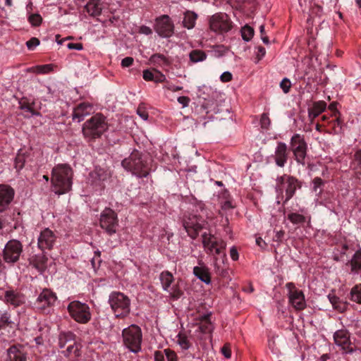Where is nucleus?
Listing matches in <instances>:
<instances>
[{"label": "nucleus", "mask_w": 361, "mask_h": 361, "mask_svg": "<svg viewBox=\"0 0 361 361\" xmlns=\"http://www.w3.org/2000/svg\"><path fill=\"white\" fill-rule=\"evenodd\" d=\"M152 161L149 155L134 149L128 157L125 158L122 166L139 178L147 177L152 171Z\"/></svg>", "instance_id": "1"}, {"label": "nucleus", "mask_w": 361, "mask_h": 361, "mask_svg": "<svg viewBox=\"0 0 361 361\" xmlns=\"http://www.w3.org/2000/svg\"><path fill=\"white\" fill-rule=\"evenodd\" d=\"M72 169L67 164H59L53 168L51 181L54 192L59 195L68 192L72 187Z\"/></svg>", "instance_id": "2"}, {"label": "nucleus", "mask_w": 361, "mask_h": 361, "mask_svg": "<svg viewBox=\"0 0 361 361\" xmlns=\"http://www.w3.org/2000/svg\"><path fill=\"white\" fill-rule=\"evenodd\" d=\"M108 129L106 117L97 114L87 120L82 125V132L87 142H94Z\"/></svg>", "instance_id": "3"}, {"label": "nucleus", "mask_w": 361, "mask_h": 361, "mask_svg": "<svg viewBox=\"0 0 361 361\" xmlns=\"http://www.w3.org/2000/svg\"><path fill=\"white\" fill-rule=\"evenodd\" d=\"M109 304L116 317L124 318L130 311V300L121 292H112L109 297Z\"/></svg>", "instance_id": "4"}, {"label": "nucleus", "mask_w": 361, "mask_h": 361, "mask_svg": "<svg viewBox=\"0 0 361 361\" xmlns=\"http://www.w3.org/2000/svg\"><path fill=\"white\" fill-rule=\"evenodd\" d=\"M122 337L124 345L130 351L137 353L141 350L142 334L137 325L132 324L124 329L122 331Z\"/></svg>", "instance_id": "5"}, {"label": "nucleus", "mask_w": 361, "mask_h": 361, "mask_svg": "<svg viewBox=\"0 0 361 361\" xmlns=\"http://www.w3.org/2000/svg\"><path fill=\"white\" fill-rule=\"evenodd\" d=\"M301 188L300 181L290 176L283 175L276 179V188L278 192L283 194L285 191L284 203L289 201L295 195L298 188Z\"/></svg>", "instance_id": "6"}, {"label": "nucleus", "mask_w": 361, "mask_h": 361, "mask_svg": "<svg viewBox=\"0 0 361 361\" xmlns=\"http://www.w3.org/2000/svg\"><path fill=\"white\" fill-rule=\"evenodd\" d=\"M182 223L188 235L192 239H195L204 228L205 220L200 215L185 213L183 216Z\"/></svg>", "instance_id": "7"}, {"label": "nucleus", "mask_w": 361, "mask_h": 361, "mask_svg": "<svg viewBox=\"0 0 361 361\" xmlns=\"http://www.w3.org/2000/svg\"><path fill=\"white\" fill-rule=\"evenodd\" d=\"M67 310L71 317L80 324L88 323L92 317L90 307L78 300L71 302Z\"/></svg>", "instance_id": "8"}, {"label": "nucleus", "mask_w": 361, "mask_h": 361, "mask_svg": "<svg viewBox=\"0 0 361 361\" xmlns=\"http://www.w3.org/2000/svg\"><path fill=\"white\" fill-rule=\"evenodd\" d=\"M23 253L22 243L16 239L8 240L3 250V259L8 264L17 262Z\"/></svg>", "instance_id": "9"}, {"label": "nucleus", "mask_w": 361, "mask_h": 361, "mask_svg": "<svg viewBox=\"0 0 361 361\" xmlns=\"http://www.w3.org/2000/svg\"><path fill=\"white\" fill-rule=\"evenodd\" d=\"M99 224L109 235L115 233L118 226L117 214L110 208H105L101 213Z\"/></svg>", "instance_id": "10"}, {"label": "nucleus", "mask_w": 361, "mask_h": 361, "mask_svg": "<svg viewBox=\"0 0 361 361\" xmlns=\"http://www.w3.org/2000/svg\"><path fill=\"white\" fill-rule=\"evenodd\" d=\"M289 304L296 310H302L306 307V301L302 290H299L292 282L287 283Z\"/></svg>", "instance_id": "11"}, {"label": "nucleus", "mask_w": 361, "mask_h": 361, "mask_svg": "<svg viewBox=\"0 0 361 361\" xmlns=\"http://www.w3.org/2000/svg\"><path fill=\"white\" fill-rule=\"evenodd\" d=\"M175 26L168 15H162L155 19L154 31L163 38H169L174 33Z\"/></svg>", "instance_id": "12"}, {"label": "nucleus", "mask_w": 361, "mask_h": 361, "mask_svg": "<svg viewBox=\"0 0 361 361\" xmlns=\"http://www.w3.org/2000/svg\"><path fill=\"white\" fill-rule=\"evenodd\" d=\"M57 299L56 295L51 290L44 288L35 302V308L44 313H49L50 308Z\"/></svg>", "instance_id": "13"}, {"label": "nucleus", "mask_w": 361, "mask_h": 361, "mask_svg": "<svg viewBox=\"0 0 361 361\" xmlns=\"http://www.w3.org/2000/svg\"><path fill=\"white\" fill-rule=\"evenodd\" d=\"M290 147L294 154L295 161L299 164H304L307 145L303 136L300 134H295L290 139Z\"/></svg>", "instance_id": "14"}, {"label": "nucleus", "mask_w": 361, "mask_h": 361, "mask_svg": "<svg viewBox=\"0 0 361 361\" xmlns=\"http://www.w3.org/2000/svg\"><path fill=\"white\" fill-rule=\"evenodd\" d=\"M210 29L216 32H227L232 28V22L225 13H217L209 18Z\"/></svg>", "instance_id": "15"}, {"label": "nucleus", "mask_w": 361, "mask_h": 361, "mask_svg": "<svg viewBox=\"0 0 361 361\" xmlns=\"http://www.w3.org/2000/svg\"><path fill=\"white\" fill-rule=\"evenodd\" d=\"M111 176L110 172L103 168L95 167L89 173L87 183L93 187L95 190H102L104 188V182Z\"/></svg>", "instance_id": "16"}, {"label": "nucleus", "mask_w": 361, "mask_h": 361, "mask_svg": "<svg viewBox=\"0 0 361 361\" xmlns=\"http://www.w3.org/2000/svg\"><path fill=\"white\" fill-rule=\"evenodd\" d=\"M350 334L346 329H340L334 334L335 343L340 346L346 353H352L354 351L353 345L350 338Z\"/></svg>", "instance_id": "17"}, {"label": "nucleus", "mask_w": 361, "mask_h": 361, "mask_svg": "<svg viewBox=\"0 0 361 361\" xmlns=\"http://www.w3.org/2000/svg\"><path fill=\"white\" fill-rule=\"evenodd\" d=\"M56 236L49 228H45L41 231L38 239L37 246L39 249L44 252L45 250H51L56 242Z\"/></svg>", "instance_id": "18"}, {"label": "nucleus", "mask_w": 361, "mask_h": 361, "mask_svg": "<svg viewBox=\"0 0 361 361\" xmlns=\"http://www.w3.org/2000/svg\"><path fill=\"white\" fill-rule=\"evenodd\" d=\"M14 190L8 185H0V212L5 211L13 201Z\"/></svg>", "instance_id": "19"}, {"label": "nucleus", "mask_w": 361, "mask_h": 361, "mask_svg": "<svg viewBox=\"0 0 361 361\" xmlns=\"http://www.w3.org/2000/svg\"><path fill=\"white\" fill-rule=\"evenodd\" d=\"M288 152L286 143L279 142L275 149L274 160L279 167H283L288 161Z\"/></svg>", "instance_id": "20"}, {"label": "nucleus", "mask_w": 361, "mask_h": 361, "mask_svg": "<svg viewBox=\"0 0 361 361\" xmlns=\"http://www.w3.org/2000/svg\"><path fill=\"white\" fill-rule=\"evenodd\" d=\"M25 295L16 290H8L4 294V301L11 305L16 307L25 302Z\"/></svg>", "instance_id": "21"}, {"label": "nucleus", "mask_w": 361, "mask_h": 361, "mask_svg": "<svg viewBox=\"0 0 361 361\" xmlns=\"http://www.w3.org/2000/svg\"><path fill=\"white\" fill-rule=\"evenodd\" d=\"M92 105L87 102H81L78 104L73 110V120H78V122L82 121L85 116L90 115L92 111Z\"/></svg>", "instance_id": "22"}, {"label": "nucleus", "mask_w": 361, "mask_h": 361, "mask_svg": "<svg viewBox=\"0 0 361 361\" xmlns=\"http://www.w3.org/2000/svg\"><path fill=\"white\" fill-rule=\"evenodd\" d=\"M29 264L39 272L43 273L47 268V257L42 252L40 254L33 255L29 258Z\"/></svg>", "instance_id": "23"}, {"label": "nucleus", "mask_w": 361, "mask_h": 361, "mask_svg": "<svg viewBox=\"0 0 361 361\" xmlns=\"http://www.w3.org/2000/svg\"><path fill=\"white\" fill-rule=\"evenodd\" d=\"M6 361H26L23 348L17 345L11 346L7 350Z\"/></svg>", "instance_id": "24"}, {"label": "nucleus", "mask_w": 361, "mask_h": 361, "mask_svg": "<svg viewBox=\"0 0 361 361\" xmlns=\"http://www.w3.org/2000/svg\"><path fill=\"white\" fill-rule=\"evenodd\" d=\"M326 109V103L324 101H317L312 104V106L308 109V117L311 121H313Z\"/></svg>", "instance_id": "25"}, {"label": "nucleus", "mask_w": 361, "mask_h": 361, "mask_svg": "<svg viewBox=\"0 0 361 361\" xmlns=\"http://www.w3.org/2000/svg\"><path fill=\"white\" fill-rule=\"evenodd\" d=\"M202 238L203 246L207 250V253L208 254L213 253L214 247H215L219 240H221L214 235L207 234V233H204Z\"/></svg>", "instance_id": "26"}, {"label": "nucleus", "mask_w": 361, "mask_h": 361, "mask_svg": "<svg viewBox=\"0 0 361 361\" xmlns=\"http://www.w3.org/2000/svg\"><path fill=\"white\" fill-rule=\"evenodd\" d=\"M102 4L101 0H90L85 6V9L91 16L97 17L102 13Z\"/></svg>", "instance_id": "27"}, {"label": "nucleus", "mask_w": 361, "mask_h": 361, "mask_svg": "<svg viewBox=\"0 0 361 361\" xmlns=\"http://www.w3.org/2000/svg\"><path fill=\"white\" fill-rule=\"evenodd\" d=\"M193 274L200 280L204 282L207 284L211 283V276L209 271V269L205 266L195 267L193 268Z\"/></svg>", "instance_id": "28"}, {"label": "nucleus", "mask_w": 361, "mask_h": 361, "mask_svg": "<svg viewBox=\"0 0 361 361\" xmlns=\"http://www.w3.org/2000/svg\"><path fill=\"white\" fill-rule=\"evenodd\" d=\"M18 104L20 109L30 113L32 116H40L39 111L36 110L34 107L35 102H32L30 103L27 97L21 98Z\"/></svg>", "instance_id": "29"}, {"label": "nucleus", "mask_w": 361, "mask_h": 361, "mask_svg": "<svg viewBox=\"0 0 361 361\" xmlns=\"http://www.w3.org/2000/svg\"><path fill=\"white\" fill-rule=\"evenodd\" d=\"M197 15L191 11H187L184 13L183 20V26L188 30L192 29L195 26Z\"/></svg>", "instance_id": "30"}, {"label": "nucleus", "mask_w": 361, "mask_h": 361, "mask_svg": "<svg viewBox=\"0 0 361 361\" xmlns=\"http://www.w3.org/2000/svg\"><path fill=\"white\" fill-rule=\"evenodd\" d=\"M159 279L164 290L169 291L174 281L173 274L169 271H164L160 274Z\"/></svg>", "instance_id": "31"}, {"label": "nucleus", "mask_w": 361, "mask_h": 361, "mask_svg": "<svg viewBox=\"0 0 361 361\" xmlns=\"http://www.w3.org/2000/svg\"><path fill=\"white\" fill-rule=\"evenodd\" d=\"M151 63L159 66H169L171 63V61L161 54H154L149 58Z\"/></svg>", "instance_id": "32"}, {"label": "nucleus", "mask_w": 361, "mask_h": 361, "mask_svg": "<svg viewBox=\"0 0 361 361\" xmlns=\"http://www.w3.org/2000/svg\"><path fill=\"white\" fill-rule=\"evenodd\" d=\"M226 243L222 239L219 240L215 247H214L213 253L211 255H218L219 257H217L219 260L221 259V263L224 264V261L226 259V255L224 252V250L226 249Z\"/></svg>", "instance_id": "33"}, {"label": "nucleus", "mask_w": 361, "mask_h": 361, "mask_svg": "<svg viewBox=\"0 0 361 361\" xmlns=\"http://www.w3.org/2000/svg\"><path fill=\"white\" fill-rule=\"evenodd\" d=\"M199 329L203 334L211 333L212 331L213 326L210 320V314H207L201 317Z\"/></svg>", "instance_id": "34"}, {"label": "nucleus", "mask_w": 361, "mask_h": 361, "mask_svg": "<svg viewBox=\"0 0 361 361\" xmlns=\"http://www.w3.org/2000/svg\"><path fill=\"white\" fill-rule=\"evenodd\" d=\"M335 118L329 122V130H326L328 133L339 134L342 130V121L339 116H334Z\"/></svg>", "instance_id": "35"}, {"label": "nucleus", "mask_w": 361, "mask_h": 361, "mask_svg": "<svg viewBox=\"0 0 361 361\" xmlns=\"http://www.w3.org/2000/svg\"><path fill=\"white\" fill-rule=\"evenodd\" d=\"M75 341V335L71 332H62L59 337V345L61 348L65 347L68 343H71Z\"/></svg>", "instance_id": "36"}, {"label": "nucleus", "mask_w": 361, "mask_h": 361, "mask_svg": "<svg viewBox=\"0 0 361 361\" xmlns=\"http://www.w3.org/2000/svg\"><path fill=\"white\" fill-rule=\"evenodd\" d=\"M13 322L11 318V314L5 311L0 312V330L5 329L8 327H12Z\"/></svg>", "instance_id": "37"}, {"label": "nucleus", "mask_w": 361, "mask_h": 361, "mask_svg": "<svg viewBox=\"0 0 361 361\" xmlns=\"http://www.w3.org/2000/svg\"><path fill=\"white\" fill-rule=\"evenodd\" d=\"M190 60L192 63L203 61L207 59L206 53L200 49H194L189 54Z\"/></svg>", "instance_id": "38"}, {"label": "nucleus", "mask_w": 361, "mask_h": 361, "mask_svg": "<svg viewBox=\"0 0 361 361\" xmlns=\"http://www.w3.org/2000/svg\"><path fill=\"white\" fill-rule=\"evenodd\" d=\"M350 300L357 304H361V283L354 286L350 292Z\"/></svg>", "instance_id": "39"}, {"label": "nucleus", "mask_w": 361, "mask_h": 361, "mask_svg": "<svg viewBox=\"0 0 361 361\" xmlns=\"http://www.w3.org/2000/svg\"><path fill=\"white\" fill-rule=\"evenodd\" d=\"M350 265L353 271H357L361 269V250L355 252L350 260Z\"/></svg>", "instance_id": "40"}, {"label": "nucleus", "mask_w": 361, "mask_h": 361, "mask_svg": "<svg viewBox=\"0 0 361 361\" xmlns=\"http://www.w3.org/2000/svg\"><path fill=\"white\" fill-rule=\"evenodd\" d=\"M288 219L293 224H302L306 221V217L296 212H290L288 214Z\"/></svg>", "instance_id": "41"}, {"label": "nucleus", "mask_w": 361, "mask_h": 361, "mask_svg": "<svg viewBox=\"0 0 361 361\" xmlns=\"http://www.w3.org/2000/svg\"><path fill=\"white\" fill-rule=\"evenodd\" d=\"M312 190L315 192L316 195L319 197L323 191V186L324 181L319 177H316L312 180Z\"/></svg>", "instance_id": "42"}, {"label": "nucleus", "mask_w": 361, "mask_h": 361, "mask_svg": "<svg viewBox=\"0 0 361 361\" xmlns=\"http://www.w3.org/2000/svg\"><path fill=\"white\" fill-rule=\"evenodd\" d=\"M52 69L53 68L51 64H45L31 67L28 69V71L44 74L51 72Z\"/></svg>", "instance_id": "43"}, {"label": "nucleus", "mask_w": 361, "mask_h": 361, "mask_svg": "<svg viewBox=\"0 0 361 361\" xmlns=\"http://www.w3.org/2000/svg\"><path fill=\"white\" fill-rule=\"evenodd\" d=\"M214 262V271L217 275L221 277L225 278L228 275V271L224 266H222L221 263L219 262V259L215 257Z\"/></svg>", "instance_id": "44"}, {"label": "nucleus", "mask_w": 361, "mask_h": 361, "mask_svg": "<svg viewBox=\"0 0 361 361\" xmlns=\"http://www.w3.org/2000/svg\"><path fill=\"white\" fill-rule=\"evenodd\" d=\"M63 353L66 357H69L71 354H74L75 357H78L80 355L79 347L74 341L68 345L66 350Z\"/></svg>", "instance_id": "45"}, {"label": "nucleus", "mask_w": 361, "mask_h": 361, "mask_svg": "<svg viewBox=\"0 0 361 361\" xmlns=\"http://www.w3.org/2000/svg\"><path fill=\"white\" fill-rule=\"evenodd\" d=\"M167 292L169 293L171 298L173 300H178L183 294V292L180 288L178 284H175V285L171 286L170 288H169V290L167 291Z\"/></svg>", "instance_id": "46"}, {"label": "nucleus", "mask_w": 361, "mask_h": 361, "mask_svg": "<svg viewBox=\"0 0 361 361\" xmlns=\"http://www.w3.org/2000/svg\"><path fill=\"white\" fill-rule=\"evenodd\" d=\"M254 35V30L248 25H245L242 28L241 35L245 41H250Z\"/></svg>", "instance_id": "47"}, {"label": "nucleus", "mask_w": 361, "mask_h": 361, "mask_svg": "<svg viewBox=\"0 0 361 361\" xmlns=\"http://www.w3.org/2000/svg\"><path fill=\"white\" fill-rule=\"evenodd\" d=\"M177 342L180 345V346L184 350L188 349L190 346V343L187 336H185V335L178 334Z\"/></svg>", "instance_id": "48"}, {"label": "nucleus", "mask_w": 361, "mask_h": 361, "mask_svg": "<svg viewBox=\"0 0 361 361\" xmlns=\"http://www.w3.org/2000/svg\"><path fill=\"white\" fill-rule=\"evenodd\" d=\"M25 162V158L24 154H18L16 159H15V168L17 169V171H20L22 169L24 166Z\"/></svg>", "instance_id": "49"}, {"label": "nucleus", "mask_w": 361, "mask_h": 361, "mask_svg": "<svg viewBox=\"0 0 361 361\" xmlns=\"http://www.w3.org/2000/svg\"><path fill=\"white\" fill-rule=\"evenodd\" d=\"M28 20L32 24V25L37 27L41 24L42 18L39 14L34 13L29 16Z\"/></svg>", "instance_id": "50"}, {"label": "nucleus", "mask_w": 361, "mask_h": 361, "mask_svg": "<svg viewBox=\"0 0 361 361\" xmlns=\"http://www.w3.org/2000/svg\"><path fill=\"white\" fill-rule=\"evenodd\" d=\"M280 87L283 90L284 93H288L290 91L291 83L289 79L283 78L280 83Z\"/></svg>", "instance_id": "51"}, {"label": "nucleus", "mask_w": 361, "mask_h": 361, "mask_svg": "<svg viewBox=\"0 0 361 361\" xmlns=\"http://www.w3.org/2000/svg\"><path fill=\"white\" fill-rule=\"evenodd\" d=\"M154 80L155 82H163L166 80V76L159 71L154 69Z\"/></svg>", "instance_id": "52"}, {"label": "nucleus", "mask_w": 361, "mask_h": 361, "mask_svg": "<svg viewBox=\"0 0 361 361\" xmlns=\"http://www.w3.org/2000/svg\"><path fill=\"white\" fill-rule=\"evenodd\" d=\"M39 44V40L37 37H32L26 42L27 47L29 50H33Z\"/></svg>", "instance_id": "53"}, {"label": "nucleus", "mask_w": 361, "mask_h": 361, "mask_svg": "<svg viewBox=\"0 0 361 361\" xmlns=\"http://www.w3.org/2000/svg\"><path fill=\"white\" fill-rule=\"evenodd\" d=\"M271 123L270 119L267 114H263L260 119L261 127L267 129Z\"/></svg>", "instance_id": "54"}, {"label": "nucleus", "mask_w": 361, "mask_h": 361, "mask_svg": "<svg viewBox=\"0 0 361 361\" xmlns=\"http://www.w3.org/2000/svg\"><path fill=\"white\" fill-rule=\"evenodd\" d=\"M285 231L282 229L275 231V235L273 237V240L278 243H281L284 239Z\"/></svg>", "instance_id": "55"}, {"label": "nucleus", "mask_w": 361, "mask_h": 361, "mask_svg": "<svg viewBox=\"0 0 361 361\" xmlns=\"http://www.w3.org/2000/svg\"><path fill=\"white\" fill-rule=\"evenodd\" d=\"M221 350L226 358H230L231 357V348L229 343L224 344Z\"/></svg>", "instance_id": "56"}, {"label": "nucleus", "mask_w": 361, "mask_h": 361, "mask_svg": "<svg viewBox=\"0 0 361 361\" xmlns=\"http://www.w3.org/2000/svg\"><path fill=\"white\" fill-rule=\"evenodd\" d=\"M167 361H177L178 357L176 354L170 349L164 350Z\"/></svg>", "instance_id": "57"}, {"label": "nucleus", "mask_w": 361, "mask_h": 361, "mask_svg": "<svg viewBox=\"0 0 361 361\" xmlns=\"http://www.w3.org/2000/svg\"><path fill=\"white\" fill-rule=\"evenodd\" d=\"M154 69L152 71L150 70H145L143 71V78L146 81H153L154 80Z\"/></svg>", "instance_id": "58"}, {"label": "nucleus", "mask_w": 361, "mask_h": 361, "mask_svg": "<svg viewBox=\"0 0 361 361\" xmlns=\"http://www.w3.org/2000/svg\"><path fill=\"white\" fill-rule=\"evenodd\" d=\"M337 102H332L329 106V110L331 112V116H339L340 113L337 109Z\"/></svg>", "instance_id": "59"}, {"label": "nucleus", "mask_w": 361, "mask_h": 361, "mask_svg": "<svg viewBox=\"0 0 361 361\" xmlns=\"http://www.w3.org/2000/svg\"><path fill=\"white\" fill-rule=\"evenodd\" d=\"M133 61H134L133 58L127 56L121 61V66L123 68L130 67L133 65Z\"/></svg>", "instance_id": "60"}, {"label": "nucleus", "mask_w": 361, "mask_h": 361, "mask_svg": "<svg viewBox=\"0 0 361 361\" xmlns=\"http://www.w3.org/2000/svg\"><path fill=\"white\" fill-rule=\"evenodd\" d=\"M137 113L144 120H147L148 118V113L147 112L145 107L139 106L137 109Z\"/></svg>", "instance_id": "61"}, {"label": "nucleus", "mask_w": 361, "mask_h": 361, "mask_svg": "<svg viewBox=\"0 0 361 361\" xmlns=\"http://www.w3.org/2000/svg\"><path fill=\"white\" fill-rule=\"evenodd\" d=\"M178 102L179 104L183 105V107H185L188 106L190 99L186 96H181L178 97Z\"/></svg>", "instance_id": "62"}, {"label": "nucleus", "mask_w": 361, "mask_h": 361, "mask_svg": "<svg viewBox=\"0 0 361 361\" xmlns=\"http://www.w3.org/2000/svg\"><path fill=\"white\" fill-rule=\"evenodd\" d=\"M232 74L230 72H224L221 74L220 79L224 82H229L232 80Z\"/></svg>", "instance_id": "63"}, {"label": "nucleus", "mask_w": 361, "mask_h": 361, "mask_svg": "<svg viewBox=\"0 0 361 361\" xmlns=\"http://www.w3.org/2000/svg\"><path fill=\"white\" fill-rule=\"evenodd\" d=\"M328 298H329L330 302L333 305L334 308L336 310V305L341 301L340 298L336 295H329Z\"/></svg>", "instance_id": "64"}]
</instances>
